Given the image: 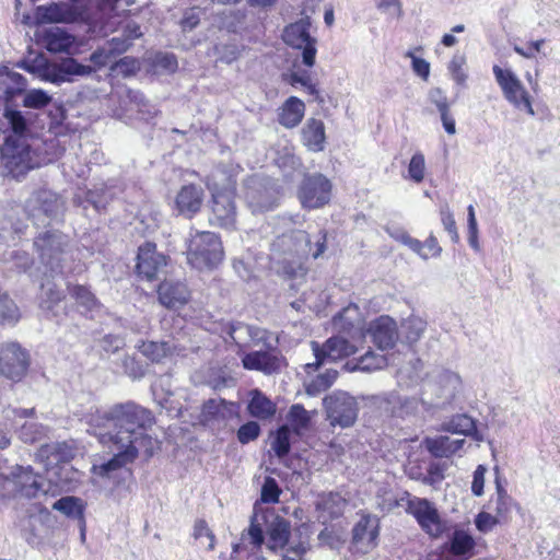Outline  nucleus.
I'll use <instances>...</instances> for the list:
<instances>
[{
  "instance_id": "nucleus-41",
  "label": "nucleus",
  "mask_w": 560,
  "mask_h": 560,
  "mask_svg": "<svg viewBox=\"0 0 560 560\" xmlns=\"http://www.w3.org/2000/svg\"><path fill=\"white\" fill-rule=\"evenodd\" d=\"M475 547V540L467 532L457 529L453 533L450 540V551L455 556H463L471 551Z\"/></svg>"
},
{
  "instance_id": "nucleus-13",
  "label": "nucleus",
  "mask_w": 560,
  "mask_h": 560,
  "mask_svg": "<svg viewBox=\"0 0 560 560\" xmlns=\"http://www.w3.org/2000/svg\"><path fill=\"white\" fill-rule=\"evenodd\" d=\"M331 184L322 174L306 176L299 189V199L303 208L317 209L329 202Z\"/></svg>"
},
{
  "instance_id": "nucleus-38",
  "label": "nucleus",
  "mask_w": 560,
  "mask_h": 560,
  "mask_svg": "<svg viewBox=\"0 0 560 560\" xmlns=\"http://www.w3.org/2000/svg\"><path fill=\"white\" fill-rule=\"evenodd\" d=\"M290 528V523L287 520L279 516L275 517L268 526V547L275 551L284 548L289 541Z\"/></svg>"
},
{
  "instance_id": "nucleus-52",
  "label": "nucleus",
  "mask_w": 560,
  "mask_h": 560,
  "mask_svg": "<svg viewBox=\"0 0 560 560\" xmlns=\"http://www.w3.org/2000/svg\"><path fill=\"white\" fill-rule=\"evenodd\" d=\"M425 175V159L423 153L416 152L408 164V176L407 178L419 184L424 179Z\"/></svg>"
},
{
  "instance_id": "nucleus-47",
  "label": "nucleus",
  "mask_w": 560,
  "mask_h": 560,
  "mask_svg": "<svg viewBox=\"0 0 560 560\" xmlns=\"http://www.w3.org/2000/svg\"><path fill=\"white\" fill-rule=\"evenodd\" d=\"M42 293H40V308L45 311H51L54 306L61 301L62 293L56 287V284H50L49 281L47 283H42Z\"/></svg>"
},
{
  "instance_id": "nucleus-21",
  "label": "nucleus",
  "mask_w": 560,
  "mask_h": 560,
  "mask_svg": "<svg viewBox=\"0 0 560 560\" xmlns=\"http://www.w3.org/2000/svg\"><path fill=\"white\" fill-rule=\"evenodd\" d=\"M27 208L34 218L39 219L44 214L48 219H57L65 208L63 200L49 190L37 191L28 201Z\"/></svg>"
},
{
  "instance_id": "nucleus-60",
  "label": "nucleus",
  "mask_w": 560,
  "mask_h": 560,
  "mask_svg": "<svg viewBox=\"0 0 560 560\" xmlns=\"http://www.w3.org/2000/svg\"><path fill=\"white\" fill-rule=\"evenodd\" d=\"M281 490L276 481L271 477H267L261 487L260 500L264 503H277L279 501Z\"/></svg>"
},
{
  "instance_id": "nucleus-56",
  "label": "nucleus",
  "mask_w": 560,
  "mask_h": 560,
  "mask_svg": "<svg viewBox=\"0 0 560 560\" xmlns=\"http://www.w3.org/2000/svg\"><path fill=\"white\" fill-rule=\"evenodd\" d=\"M440 217L444 230L450 234L452 242L457 243L459 241V234L457 232L454 214L447 203L441 206Z\"/></svg>"
},
{
  "instance_id": "nucleus-35",
  "label": "nucleus",
  "mask_w": 560,
  "mask_h": 560,
  "mask_svg": "<svg viewBox=\"0 0 560 560\" xmlns=\"http://www.w3.org/2000/svg\"><path fill=\"white\" fill-rule=\"evenodd\" d=\"M304 112V103L300 98L291 96L280 108L279 122L285 128H294L301 122Z\"/></svg>"
},
{
  "instance_id": "nucleus-49",
  "label": "nucleus",
  "mask_w": 560,
  "mask_h": 560,
  "mask_svg": "<svg viewBox=\"0 0 560 560\" xmlns=\"http://www.w3.org/2000/svg\"><path fill=\"white\" fill-rule=\"evenodd\" d=\"M288 420L292 425L293 431L300 434L302 430L306 429L310 423V415L302 405H293L290 408Z\"/></svg>"
},
{
  "instance_id": "nucleus-24",
  "label": "nucleus",
  "mask_w": 560,
  "mask_h": 560,
  "mask_svg": "<svg viewBox=\"0 0 560 560\" xmlns=\"http://www.w3.org/2000/svg\"><path fill=\"white\" fill-rule=\"evenodd\" d=\"M377 536V521L363 516L353 528L352 542L358 551L366 553L376 545Z\"/></svg>"
},
{
  "instance_id": "nucleus-26",
  "label": "nucleus",
  "mask_w": 560,
  "mask_h": 560,
  "mask_svg": "<svg viewBox=\"0 0 560 560\" xmlns=\"http://www.w3.org/2000/svg\"><path fill=\"white\" fill-rule=\"evenodd\" d=\"M137 349L150 361L161 362L163 359L173 354L182 355L184 347L176 343L174 340L170 341H142L137 346Z\"/></svg>"
},
{
  "instance_id": "nucleus-30",
  "label": "nucleus",
  "mask_w": 560,
  "mask_h": 560,
  "mask_svg": "<svg viewBox=\"0 0 560 560\" xmlns=\"http://www.w3.org/2000/svg\"><path fill=\"white\" fill-rule=\"evenodd\" d=\"M302 143L312 152H322L325 149L326 135L324 122L310 118L301 130Z\"/></svg>"
},
{
  "instance_id": "nucleus-10",
  "label": "nucleus",
  "mask_w": 560,
  "mask_h": 560,
  "mask_svg": "<svg viewBox=\"0 0 560 560\" xmlns=\"http://www.w3.org/2000/svg\"><path fill=\"white\" fill-rule=\"evenodd\" d=\"M406 512L412 515L422 530L431 537H439L444 524L435 505L428 499L411 497L407 501Z\"/></svg>"
},
{
  "instance_id": "nucleus-43",
  "label": "nucleus",
  "mask_w": 560,
  "mask_h": 560,
  "mask_svg": "<svg viewBox=\"0 0 560 560\" xmlns=\"http://www.w3.org/2000/svg\"><path fill=\"white\" fill-rule=\"evenodd\" d=\"M386 365L387 359L385 355L377 354L373 351H368L358 360L353 370H359L362 372H374L384 369Z\"/></svg>"
},
{
  "instance_id": "nucleus-57",
  "label": "nucleus",
  "mask_w": 560,
  "mask_h": 560,
  "mask_svg": "<svg viewBox=\"0 0 560 560\" xmlns=\"http://www.w3.org/2000/svg\"><path fill=\"white\" fill-rule=\"evenodd\" d=\"M466 63V58L464 55H454L452 60L448 63V71L452 75V79L458 84L464 85L467 80V73L464 69Z\"/></svg>"
},
{
  "instance_id": "nucleus-45",
  "label": "nucleus",
  "mask_w": 560,
  "mask_h": 560,
  "mask_svg": "<svg viewBox=\"0 0 560 560\" xmlns=\"http://www.w3.org/2000/svg\"><path fill=\"white\" fill-rule=\"evenodd\" d=\"M20 319V311L15 303L5 294H0V323L14 325Z\"/></svg>"
},
{
  "instance_id": "nucleus-22",
  "label": "nucleus",
  "mask_w": 560,
  "mask_h": 560,
  "mask_svg": "<svg viewBox=\"0 0 560 560\" xmlns=\"http://www.w3.org/2000/svg\"><path fill=\"white\" fill-rule=\"evenodd\" d=\"M159 301L167 308H178L185 305L190 292L182 281L164 280L158 289Z\"/></svg>"
},
{
  "instance_id": "nucleus-17",
  "label": "nucleus",
  "mask_w": 560,
  "mask_h": 560,
  "mask_svg": "<svg viewBox=\"0 0 560 560\" xmlns=\"http://www.w3.org/2000/svg\"><path fill=\"white\" fill-rule=\"evenodd\" d=\"M462 381L458 374L450 371L442 372L434 382H427L423 386V395L433 393L435 399L429 400V406H439L448 402L460 389Z\"/></svg>"
},
{
  "instance_id": "nucleus-58",
  "label": "nucleus",
  "mask_w": 560,
  "mask_h": 560,
  "mask_svg": "<svg viewBox=\"0 0 560 560\" xmlns=\"http://www.w3.org/2000/svg\"><path fill=\"white\" fill-rule=\"evenodd\" d=\"M375 8L390 19H400L404 14L401 0H373Z\"/></svg>"
},
{
  "instance_id": "nucleus-19",
  "label": "nucleus",
  "mask_w": 560,
  "mask_h": 560,
  "mask_svg": "<svg viewBox=\"0 0 560 560\" xmlns=\"http://www.w3.org/2000/svg\"><path fill=\"white\" fill-rule=\"evenodd\" d=\"M366 334L381 350L393 348L399 336L396 322L387 315H382L372 320L369 324Z\"/></svg>"
},
{
  "instance_id": "nucleus-61",
  "label": "nucleus",
  "mask_w": 560,
  "mask_h": 560,
  "mask_svg": "<svg viewBox=\"0 0 560 560\" xmlns=\"http://www.w3.org/2000/svg\"><path fill=\"white\" fill-rule=\"evenodd\" d=\"M60 66L62 69V74L66 75L68 81H70V75L83 77L90 74L93 71L91 66L81 65L74 59H67Z\"/></svg>"
},
{
  "instance_id": "nucleus-1",
  "label": "nucleus",
  "mask_w": 560,
  "mask_h": 560,
  "mask_svg": "<svg viewBox=\"0 0 560 560\" xmlns=\"http://www.w3.org/2000/svg\"><path fill=\"white\" fill-rule=\"evenodd\" d=\"M153 422L152 412L133 402L115 405L107 411L92 415L88 431L96 436L103 446L115 452L108 462L93 465L92 472L101 477H110L113 471L132 463L140 452L151 456L154 440L145 431Z\"/></svg>"
},
{
  "instance_id": "nucleus-12",
  "label": "nucleus",
  "mask_w": 560,
  "mask_h": 560,
  "mask_svg": "<svg viewBox=\"0 0 560 560\" xmlns=\"http://www.w3.org/2000/svg\"><path fill=\"white\" fill-rule=\"evenodd\" d=\"M30 366V354L18 342H7L0 348V373L11 381H20Z\"/></svg>"
},
{
  "instance_id": "nucleus-62",
  "label": "nucleus",
  "mask_w": 560,
  "mask_h": 560,
  "mask_svg": "<svg viewBox=\"0 0 560 560\" xmlns=\"http://www.w3.org/2000/svg\"><path fill=\"white\" fill-rule=\"evenodd\" d=\"M499 523H501V521L490 511H481L475 518V525L481 533L492 530Z\"/></svg>"
},
{
  "instance_id": "nucleus-54",
  "label": "nucleus",
  "mask_w": 560,
  "mask_h": 560,
  "mask_svg": "<svg viewBox=\"0 0 560 560\" xmlns=\"http://www.w3.org/2000/svg\"><path fill=\"white\" fill-rule=\"evenodd\" d=\"M51 102V96L40 89H33L25 93L23 105L28 108H43Z\"/></svg>"
},
{
  "instance_id": "nucleus-42",
  "label": "nucleus",
  "mask_w": 560,
  "mask_h": 560,
  "mask_svg": "<svg viewBox=\"0 0 560 560\" xmlns=\"http://www.w3.org/2000/svg\"><path fill=\"white\" fill-rule=\"evenodd\" d=\"M337 371L327 370L325 373L317 375L305 384L306 393L310 396H316L322 392L327 390L337 378Z\"/></svg>"
},
{
  "instance_id": "nucleus-15",
  "label": "nucleus",
  "mask_w": 560,
  "mask_h": 560,
  "mask_svg": "<svg viewBox=\"0 0 560 560\" xmlns=\"http://www.w3.org/2000/svg\"><path fill=\"white\" fill-rule=\"evenodd\" d=\"M225 191H211L212 215L210 223L223 229H233L236 222L235 191H232V182L225 184Z\"/></svg>"
},
{
  "instance_id": "nucleus-23",
  "label": "nucleus",
  "mask_w": 560,
  "mask_h": 560,
  "mask_svg": "<svg viewBox=\"0 0 560 560\" xmlns=\"http://www.w3.org/2000/svg\"><path fill=\"white\" fill-rule=\"evenodd\" d=\"M203 202V189L195 184L185 185L177 192L175 205L179 214L191 218Z\"/></svg>"
},
{
  "instance_id": "nucleus-5",
  "label": "nucleus",
  "mask_w": 560,
  "mask_h": 560,
  "mask_svg": "<svg viewBox=\"0 0 560 560\" xmlns=\"http://www.w3.org/2000/svg\"><path fill=\"white\" fill-rule=\"evenodd\" d=\"M44 265V276L54 279L62 273L61 258L67 237L58 231H47L40 234L34 242Z\"/></svg>"
},
{
  "instance_id": "nucleus-6",
  "label": "nucleus",
  "mask_w": 560,
  "mask_h": 560,
  "mask_svg": "<svg viewBox=\"0 0 560 560\" xmlns=\"http://www.w3.org/2000/svg\"><path fill=\"white\" fill-rule=\"evenodd\" d=\"M1 160L9 174L15 178L37 166V162L32 160L25 138L5 137L1 148Z\"/></svg>"
},
{
  "instance_id": "nucleus-27",
  "label": "nucleus",
  "mask_w": 560,
  "mask_h": 560,
  "mask_svg": "<svg viewBox=\"0 0 560 560\" xmlns=\"http://www.w3.org/2000/svg\"><path fill=\"white\" fill-rule=\"evenodd\" d=\"M43 43L51 52L71 54L78 48L75 37L58 26L50 27L45 32Z\"/></svg>"
},
{
  "instance_id": "nucleus-64",
  "label": "nucleus",
  "mask_w": 560,
  "mask_h": 560,
  "mask_svg": "<svg viewBox=\"0 0 560 560\" xmlns=\"http://www.w3.org/2000/svg\"><path fill=\"white\" fill-rule=\"evenodd\" d=\"M260 427L255 421L243 424L237 431V439L242 444H247L259 436Z\"/></svg>"
},
{
  "instance_id": "nucleus-11",
  "label": "nucleus",
  "mask_w": 560,
  "mask_h": 560,
  "mask_svg": "<svg viewBox=\"0 0 560 560\" xmlns=\"http://www.w3.org/2000/svg\"><path fill=\"white\" fill-rule=\"evenodd\" d=\"M311 348L316 361L305 365L307 372L311 370L315 371L324 362H336L357 351L354 345L340 336H332L323 345H319L317 341H312Z\"/></svg>"
},
{
  "instance_id": "nucleus-51",
  "label": "nucleus",
  "mask_w": 560,
  "mask_h": 560,
  "mask_svg": "<svg viewBox=\"0 0 560 560\" xmlns=\"http://www.w3.org/2000/svg\"><path fill=\"white\" fill-rule=\"evenodd\" d=\"M271 448L280 458L290 452V430L287 425L278 429L275 439L271 442Z\"/></svg>"
},
{
  "instance_id": "nucleus-46",
  "label": "nucleus",
  "mask_w": 560,
  "mask_h": 560,
  "mask_svg": "<svg viewBox=\"0 0 560 560\" xmlns=\"http://www.w3.org/2000/svg\"><path fill=\"white\" fill-rule=\"evenodd\" d=\"M4 117L12 130V135L9 137H12L13 139L24 138V135L27 131V122L22 113L15 109H7Z\"/></svg>"
},
{
  "instance_id": "nucleus-53",
  "label": "nucleus",
  "mask_w": 560,
  "mask_h": 560,
  "mask_svg": "<svg viewBox=\"0 0 560 560\" xmlns=\"http://www.w3.org/2000/svg\"><path fill=\"white\" fill-rule=\"evenodd\" d=\"M128 97L131 102L130 110H137L140 119H149L155 114L154 107L148 104L144 96L139 92H129Z\"/></svg>"
},
{
  "instance_id": "nucleus-37",
  "label": "nucleus",
  "mask_w": 560,
  "mask_h": 560,
  "mask_svg": "<svg viewBox=\"0 0 560 560\" xmlns=\"http://www.w3.org/2000/svg\"><path fill=\"white\" fill-rule=\"evenodd\" d=\"M249 397L247 410L252 417L266 420L276 413V405L259 389H252Z\"/></svg>"
},
{
  "instance_id": "nucleus-20",
  "label": "nucleus",
  "mask_w": 560,
  "mask_h": 560,
  "mask_svg": "<svg viewBox=\"0 0 560 560\" xmlns=\"http://www.w3.org/2000/svg\"><path fill=\"white\" fill-rule=\"evenodd\" d=\"M138 273L147 280H153L166 266V257L156 252L153 243H145L139 247L137 256Z\"/></svg>"
},
{
  "instance_id": "nucleus-55",
  "label": "nucleus",
  "mask_w": 560,
  "mask_h": 560,
  "mask_svg": "<svg viewBox=\"0 0 560 560\" xmlns=\"http://www.w3.org/2000/svg\"><path fill=\"white\" fill-rule=\"evenodd\" d=\"M81 500L75 497H63L52 504V509L67 516L81 515Z\"/></svg>"
},
{
  "instance_id": "nucleus-44",
  "label": "nucleus",
  "mask_w": 560,
  "mask_h": 560,
  "mask_svg": "<svg viewBox=\"0 0 560 560\" xmlns=\"http://www.w3.org/2000/svg\"><path fill=\"white\" fill-rule=\"evenodd\" d=\"M47 432L48 428L44 427L43 424L28 421L21 427L19 431V438L24 443H35L45 438Z\"/></svg>"
},
{
  "instance_id": "nucleus-33",
  "label": "nucleus",
  "mask_w": 560,
  "mask_h": 560,
  "mask_svg": "<svg viewBox=\"0 0 560 560\" xmlns=\"http://www.w3.org/2000/svg\"><path fill=\"white\" fill-rule=\"evenodd\" d=\"M242 363L246 370L259 371L267 375L279 369V359L266 351L249 352L242 358Z\"/></svg>"
},
{
  "instance_id": "nucleus-8",
  "label": "nucleus",
  "mask_w": 560,
  "mask_h": 560,
  "mask_svg": "<svg viewBox=\"0 0 560 560\" xmlns=\"http://www.w3.org/2000/svg\"><path fill=\"white\" fill-rule=\"evenodd\" d=\"M311 20L304 16L288 25L282 34L283 40L296 49H302L303 63L313 67L316 57V39L310 35Z\"/></svg>"
},
{
  "instance_id": "nucleus-63",
  "label": "nucleus",
  "mask_w": 560,
  "mask_h": 560,
  "mask_svg": "<svg viewBox=\"0 0 560 560\" xmlns=\"http://www.w3.org/2000/svg\"><path fill=\"white\" fill-rule=\"evenodd\" d=\"M242 539H248L249 542L258 548L264 542V533L261 526L256 522V516L254 515L250 520V525L246 532L242 534Z\"/></svg>"
},
{
  "instance_id": "nucleus-48",
  "label": "nucleus",
  "mask_w": 560,
  "mask_h": 560,
  "mask_svg": "<svg viewBox=\"0 0 560 560\" xmlns=\"http://www.w3.org/2000/svg\"><path fill=\"white\" fill-rule=\"evenodd\" d=\"M445 430L455 434L469 435L475 431V422L466 415H457L445 424Z\"/></svg>"
},
{
  "instance_id": "nucleus-39",
  "label": "nucleus",
  "mask_w": 560,
  "mask_h": 560,
  "mask_svg": "<svg viewBox=\"0 0 560 560\" xmlns=\"http://www.w3.org/2000/svg\"><path fill=\"white\" fill-rule=\"evenodd\" d=\"M44 11L43 16L49 22L70 23L77 20V13L66 3H51Z\"/></svg>"
},
{
  "instance_id": "nucleus-3",
  "label": "nucleus",
  "mask_w": 560,
  "mask_h": 560,
  "mask_svg": "<svg viewBox=\"0 0 560 560\" xmlns=\"http://www.w3.org/2000/svg\"><path fill=\"white\" fill-rule=\"evenodd\" d=\"M132 3L133 0H107L102 9V16L95 27L103 36L115 34L108 42L109 52H125L132 40L141 36L139 24L126 14L125 7Z\"/></svg>"
},
{
  "instance_id": "nucleus-28",
  "label": "nucleus",
  "mask_w": 560,
  "mask_h": 560,
  "mask_svg": "<svg viewBox=\"0 0 560 560\" xmlns=\"http://www.w3.org/2000/svg\"><path fill=\"white\" fill-rule=\"evenodd\" d=\"M75 455L72 442H54L44 444L37 451V457L46 465H54L60 462H69Z\"/></svg>"
},
{
  "instance_id": "nucleus-7",
  "label": "nucleus",
  "mask_w": 560,
  "mask_h": 560,
  "mask_svg": "<svg viewBox=\"0 0 560 560\" xmlns=\"http://www.w3.org/2000/svg\"><path fill=\"white\" fill-rule=\"evenodd\" d=\"M324 406L330 425L349 428L358 418V404L355 399L345 392H335L324 398Z\"/></svg>"
},
{
  "instance_id": "nucleus-9",
  "label": "nucleus",
  "mask_w": 560,
  "mask_h": 560,
  "mask_svg": "<svg viewBox=\"0 0 560 560\" xmlns=\"http://www.w3.org/2000/svg\"><path fill=\"white\" fill-rule=\"evenodd\" d=\"M493 74L500 85L504 97L517 109L525 110L534 116L530 96L521 80L511 70H503L499 66L493 67Z\"/></svg>"
},
{
  "instance_id": "nucleus-31",
  "label": "nucleus",
  "mask_w": 560,
  "mask_h": 560,
  "mask_svg": "<svg viewBox=\"0 0 560 560\" xmlns=\"http://www.w3.org/2000/svg\"><path fill=\"white\" fill-rule=\"evenodd\" d=\"M229 335L240 348H243L250 343L258 345L265 341L267 331L259 327L238 322L230 326Z\"/></svg>"
},
{
  "instance_id": "nucleus-2",
  "label": "nucleus",
  "mask_w": 560,
  "mask_h": 560,
  "mask_svg": "<svg viewBox=\"0 0 560 560\" xmlns=\"http://www.w3.org/2000/svg\"><path fill=\"white\" fill-rule=\"evenodd\" d=\"M277 236L270 245V268L289 278H302L306 269L304 259L318 258L326 249V234L319 231L314 240L302 230L289 226L291 219H281Z\"/></svg>"
},
{
  "instance_id": "nucleus-34",
  "label": "nucleus",
  "mask_w": 560,
  "mask_h": 560,
  "mask_svg": "<svg viewBox=\"0 0 560 560\" xmlns=\"http://www.w3.org/2000/svg\"><path fill=\"white\" fill-rule=\"evenodd\" d=\"M465 444L464 439H452L446 435L435 439H427L425 446L428 451L435 457H450L458 452Z\"/></svg>"
},
{
  "instance_id": "nucleus-18",
  "label": "nucleus",
  "mask_w": 560,
  "mask_h": 560,
  "mask_svg": "<svg viewBox=\"0 0 560 560\" xmlns=\"http://www.w3.org/2000/svg\"><path fill=\"white\" fill-rule=\"evenodd\" d=\"M7 480L11 481L14 485V491L24 498L32 499L47 492L44 478L34 474L30 466L14 467Z\"/></svg>"
},
{
  "instance_id": "nucleus-14",
  "label": "nucleus",
  "mask_w": 560,
  "mask_h": 560,
  "mask_svg": "<svg viewBox=\"0 0 560 560\" xmlns=\"http://www.w3.org/2000/svg\"><path fill=\"white\" fill-rule=\"evenodd\" d=\"M245 199L253 213H261L273 209L278 190L271 180L254 177L247 184Z\"/></svg>"
},
{
  "instance_id": "nucleus-36",
  "label": "nucleus",
  "mask_w": 560,
  "mask_h": 560,
  "mask_svg": "<svg viewBox=\"0 0 560 560\" xmlns=\"http://www.w3.org/2000/svg\"><path fill=\"white\" fill-rule=\"evenodd\" d=\"M495 489L497 495L494 499L489 501L487 509L492 512L501 522H505L508 521L514 506V500L502 487L499 477L495 478Z\"/></svg>"
},
{
  "instance_id": "nucleus-25",
  "label": "nucleus",
  "mask_w": 560,
  "mask_h": 560,
  "mask_svg": "<svg viewBox=\"0 0 560 560\" xmlns=\"http://www.w3.org/2000/svg\"><path fill=\"white\" fill-rule=\"evenodd\" d=\"M231 415L228 404L223 399H209L201 409L200 420L210 429H220L225 425Z\"/></svg>"
},
{
  "instance_id": "nucleus-40",
  "label": "nucleus",
  "mask_w": 560,
  "mask_h": 560,
  "mask_svg": "<svg viewBox=\"0 0 560 560\" xmlns=\"http://www.w3.org/2000/svg\"><path fill=\"white\" fill-rule=\"evenodd\" d=\"M427 323L417 316H410L401 325V334L408 343L417 342L423 335Z\"/></svg>"
},
{
  "instance_id": "nucleus-16",
  "label": "nucleus",
  "mask_w": 560,
  "mask_h": 560,
  "mask_svg": "<svg viewBox=\"0 0 560 560\" xmlns=\"http://www.w3.org/2000/svg\"><path fill=\"white\" fill-rule=\"evenodd\" d=\"M375 402L384 408L386 412L399 418L416 416L421 407L429 405V400L424 397L400 396L396 392L385 393L375 398Z\"/></svg>"
},
{
  "instance_id": "nucleus-59",
  "label": "nucleus",
  "mask_w": 560,
  "mask_h": 560,
  "mask_svg": "<svg viewBox=\"0 0 560 560\" xmlns=\"http://www.w3.org/2000/svg\"><path fill=\"white\" fill-rule=\"evenodd\" d=\"M71 295L85 311H92L96 306V300L94 295L83 285H75L71 290Z\"/></svg>"
},
{
  "instance_id": "nucleus-50",
  "label": "nucleus",
  "mask_w": 560,
  "mask_h": 560,
  "mask_svg": "<svg viewBox=\"0 0 560 560\" xmlns=\"http://www.w3.org/2000/svg\"><path fill=\"white\" fill-rule=\"evenodd\" d=\"M389 235L397 240L398 242L402 243L404 245L408 246L412 252L418 254L422 259H428V254L422 252V242H420L417 238L411 237L406 231L401 229H396L390 231L387 230Z\"/></svg>"
},
{
  "instance_id": "nucleus-4",
  "label": "nucleus",
  "mask_w": 560,
  "mask_h": 560,
  "mask_svg": "<svg viewBox=\"0 0 560 560\" xmlns=\"http://www.w3.org/2000/svg\"><path fill=\"white\" fill-rule=\"evenodd\" d=\"M223 258V248L219 236L213 232H196L187 246V260L196 269L217 267Z\"/></svg>"
},
{
  "instance_id": "nucleus-29",
  "label": "nucleus",
  "mask_w": 560,
  "mask_h": 560,
  "mask_svg": "<svg viewBox=\"0 0 560 560\" xmlns=\"http://www.w3.org/2000/svg\"><path fill=\"white\" fill-rule=\"evenodd\" d=\"M334 328L339 332H347L354 338L358 332L361 335L363 329V319L357 305L345 307L332 320Z\"/></svg>"
},
{
  "instance_id": "nucleus-32",
  "label": "nucleus",
  "mask_w": 560,
  "mask_h": 560,
  "mask_svg": "<svg viewBox=\"0 0 560 560\" xmlns=\"http://www.w3.org/2000/svg\"><path fill=\"white\" fill-rule=\"evenodd\" d=\"M238 165L220 164L207 177V187L210 191H225V184L232 182V191H235L236 175L240 172Z\"/></svg>"
}]
</instances>
